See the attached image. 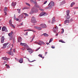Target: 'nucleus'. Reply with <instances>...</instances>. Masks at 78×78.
Here are the masks:
<instances>
[{
    "instance_id": "f257e3e1",
    "label": "nucleus",
    "mask_w": 78,
    "mask_h": 78,
    "mask_svg": "<svg viewBox=\"0 0 78 78\" xmlns=\"http://www.w3.org/2000/svg\"><path fill=\"white\" fill-rule=\"evenodd\" d=\"M38 12V9L36 8L33 7L32 9V11L30 12V14H32L33 13L37 12Z\"/></svg>"
},
{
    "instance_id": "0eeeda50",
    "label": "nucleus",
    "mask_w": 78,
    "mask_h": 78,
    "mask_svg": "<svg viewBox=\"0 0 78 78\" xmlns=\"http://www.w3.org/2000/svg\"><path fill=\"white\" fill-rule=\"evenodd\" d=\"M2 31H5V32H8V30H7V28L5 27H3L2 29Z\"/></svg>"
},
{
    "instance_id": "a19ab883",
    "label": "nucleus",
    "mask_w": 78,
    "mask_h": 78,
    "mask_svg": "<svg viewBox=\"0 0 78 78\" xmlns=\"http://www.w3.org/2000/svg\"><path fill=\"white\" fill-rule=\"evenodd\" d=\"M35 37V36H34L33 37V38H32V40H31V41H30V42H33V39H34V37Z\"/></svg>"
},
{
    "instance_id": "864d4df0",
    "label": "nucleus",
    "mask_w": 78,
    "mask_h": 78,
    "mask_svg": "<svg viewBox=\"0 0 78 78\" xmlns=\"http://www.w3.org/2000/svg\"><path fill=\"white\" fill-rule=\"evenodd\" d=\"M51 48H55V46H52L51 47Z\"/></svg>"
},
{
    "instance_id": "4c0bfd02",
    "label": "nucleus",
    "mask_w": 78,
    "mask_h": 78,
    "mask_svg": "<svg viewBox=\"0 0 78 78\" xmlns=\"http://www.w3.org/2000/svg\"><path fill=\"white\" fill-rule=\"evenodd\" d=\"M8 36H9V37H10L11 36H12V34L10 33H9V34H8Z\"/></svg>"
},
{
    "instance_id": "3c124183",
    "label": "nucleus",
    "mask_w": 78,
    "mask_h": 78,
    "mask_svg": "<svg viewBox=\"0 0 78 78\" xmlns=\"http://www.w3.org/2000/svg\"><path fill=\"white\" fill-rule=\"evenodd\" d=\"M41 58H42V56L40 54L38 55Z\"/></svg>"
},
{
    "instance_id": "13d9d810",
    "label": "nucleus",
    "mask_w": 78,
    "mask_h": 78,
    "mask_svg": "<svg viewBox=\"0 0 78 78\" xmlns=\"http://www.w3.org/2000/svg\"><path fill=\"white\" fill-rule=\"evenodd\" d=\"M47 1H45L44 2V4H45L47 3Z\"/></svg>"
},
{
    "instance_id": "58836bf2",
    "label": "nucleus",
    "mask_w": 78,
    "mask_h": 78,
    "mask_svg": "<svg viewBox=\"0 0 78 78\" xmlns=\"http://www.w3.org/2000/svg\"><path fill=\"white\" fill-rule=\"evenodd\" d=\"M16 4H17V3L16 2H15L13 5V7H14V6H16Z\"/></svg>"
},
{
    "instance_id": "b1692460",
    "label": "nucleus",
    "mask_w": 78,
    "mask_h": 78,
    "mask_svg": "<svg viewBox=\"0 0 78 78\" xmlns=\"http://www.w3.org/2000/svg\"><path fill=\"white\" fill-rule=\"evenodd\" d=\"M58 27H54L53 28V30H58Z\"/></svg>"
},
{
    "instance_id": "de8ad7c7",
    "label": "nucleus",
    "mask_w": 78,
    "mask_h": 78,
    "mask_svg": "<svg viewBox=\"0 0 78 78\" xmlns=\"http://www.w3.org/2000/svg\"><path fill=\"white\" fill-rule=\"evenodd\" d=\"M12 41H13V43H14V42H15V39H14V38H13Z\"/></svg>"
},
{
    "instance_id": "5fc2aeb1",
    "label": "nucleus",
    "mask_w": 78,
    "mask_h": 78,
    "mask_svg": "<svg viewBox=\"0 0 78 78\" xmlns=\"http://www.w3.org/2000/svg\"><path fill=\"white\" fill-rule=\"evenodd\" d=\"M4 13L5 14L4 15L5 16H6V15H7V13L6 12H4Z\"/></svg>"
},
{
    "instance_id": "4be33fe9",
    "label": "nucleus",
    "mask_w": 78,
    "mask_h": 78,
    "mask_svg": "<svg viewBox=\"0 0 78 78\" xmlns=\"http://www.w3.org/2000/svg\"><path fill=\"white\" fill-rule=\"evenodd\" d=\"M42 35H44L45 37H47V36H48V35L46 33H44Z\"/></svg>"
},
{
    "instance_id": "4d7b16f0",
    "label": "nucleus",
    "mask_w": 78,
    "mask_h": 78,
    "mask_svg": "<svg viewBox=\"0 0 78 78\" xmlns=\"http://www.w3.org/2000/svg\"><path fill=\"white\" fill-rule=\"evenodd\" d=\"M11 5H12V6H13V5H14V2H12Z\"/></svg>"
},
{
    "instance_id": "5701e85b",
    "label": "nucleus",
    "mask_w": 78,
    "mask_h": 78,
    "mask_svg": "<svg viewBox=\"0 0 78 78\" xmlns=\"http://www.w3.org/2000/svg\"><path fill=\"white\" fill-rule=\"evenodd\" d=\"M65 3H66V1H63L61 2V5H64Z\"/></svg>"
},
{
    "instance_id": "a878e982",
    "label": "nucleus",
    "mask_w": 78,
    "mask_h": 78,
    "mask_svg": "<svg viewBox=\"0 0 78 78\" xmlns=\"http://www.w3.org/2000/svg\"><path fill=\"white\" fill-rule=\"evenodd\" d=\"M9 23L10 25H12V21L11 20H10L9 21Z\"/></svg>"
},
{
    "instance_id": "a18cd8bd",
    "label": "nucleus",
    "mask_w": 78,
    "mask_h": 78,
    "mask_svg": "<svg viewBox=\"0 0 78 78\" xmlns=\"http://www.w3.org/2000/svg\"><path fill=\"white\" fill-rule=\"evenodd\" d=\"M10 46H11V44H9V46H7V48H9V47H10Z\"/></svg>"
},
{
    "instance_id": "0e129e2a",
    "label": "nucleus",
    "mask_w": 78,
    "mask_h": 78,
    "mask_svg": "<svg viewBox=\"0 0 78 78\" xmlns=\"http://www.w3.org/2000/svg\"><path fill=\"white\" fill-rule=\"evenodd\" d=\"M28 30H24V31H28Z\"/></svg>"
},
{
    "instance_id": "6ab92c4d",
    "label": "nucleus",
    "mask_w": 78,
    "mask_h": 78,
    "mask_svg": "<svg viewBox=\"0 0 78 78\" xmlns=\"http://www.w3.org/2000/svg\"><path fill=\"white\" fill-rule=\"evenodd\" d=\"M23 58H20V59H19V62H20V63H23Z\"/></svg>"
},
{
    "instance_id": "bf43d9fd",
    "label": "nucleus",
    "mask_w": 78,
    "mask_h": 78,
    "mask_svg": "<svg viewBox=\"0 0 78 78\" xmlns=\"http://www.w3.org/2000/svg\"><path fill=\"white\" fill-rule=\"evenodd\" d=\"M39 42H40V43H41V44H42V41H39Z\"/></svg>"
},
{
    "instance_id": "39448f33",
    "label": "nucleus",
    "mask_w": 78,
    "mask_h": 78,
    "mask_svg": "<svg viewBox=\"0 0 78 78\" xmlns=\"http://www.w3.org/2000/svg\"><path fill=\"white\" fill-rule=\"evenodd\" d=\"M40 27H41L42 28H47V26L45 24H41L40 25Z\"/></svg>"
},
{
    "instance_id": "37998d69",
    "label": "nucleus",
    "mask_w": 78,
    "mask_h": 78,
    "mask_svg": "<svg viewBox=\"0 0 78 78\" xmlns=\"http://www.w3.org/2000/svg\"><path fill=\"white\" fill-rule=\"evenodd\" d=\"M26 4L27 5H28V6H30V4H29V3H26Z\"/></svg>"
},
{
    "instance_id": "680f3d73",
    "label": "nucleus",
    "mask_w": 78,
    "mask_h": 78,
    "mask_svg": "<svg viewBox=\"0 0 78 78\" xmlns=\"http://www.w3.org/2000/svg\"><path fill=\"white\" fill-rule=\"evenodd\" d=\"M10 34H11L12 35V34H13V32H12V31L11 32V33H10Z\"/></svg>"
},
{
    "instance_id": "6e6d98bb",
    "label": "nucleus",
    "mask_w": 78,
    "mask_h": 78,
    "mask_svg": "<svg viewBox=\"0 0 78 78\" xmlns=\"http://www.w3.org/2000/svg\"><path fill=\"white\" fill-rule=\"evenodd\" d=\"M43 44V45H44L45 44V43H44V42L43 41H42V42H41V44Z\"/></svg>"
},
{
    "instance_id": "412c9836",
    "label": "nucleus",
    "mask_w": 78,
    "mask_h": 78,
    "mask_svg": "<svg viewBox=\"0 0 78 78\" xmlns=\"http://www.w3.org/2000/svg\"><path fill=\"white\" fill-rule=\"evenodd\" d=\"M2 59H4V60H5V61H8L9 59L8 58H7L6 57H3L2 58Z\"/></svg>"
},
{
    "instance_id": "603ef678",
    "label": "nucleus",
    "mask_w": 78,
    "mask_h": 78,
    "mask_svg": "<svg viewBox=\"0 0 78 78\" xmlns=\"http://www.w3.org/2000/svg\"><path fill=\"white\" fill-rule=\"evenodd\" d=\"M13 51L14 52V53H16V49H14Z\"/></svg>"
},
{
    "instance_id": "ddd939ff",
    "label": "nucleus",
    "mask_w": 78,
    "mask_h": 78,
    "mask_svg": "<svg viewBox=\"0 0 78 78\" xmlns=\"http://www.w3.org/2000/svg\"><path fill=\"white\" fill-rule=\"evenodd\" d=\"M45 12H43L40 13V17H41V16H44H44H45Z\"/></svg>"
},
{
    "instance_id": "f03ea898",
    "label": "nucleus",
    "mask_w": 78,
    "mask_h": 78,
    "mask_svg": "<svg viewBox=\"0 0 78 78\" xmlns=\"http://www.w3.org/2000/svg\"><path fill=\"white\" fill-rule=\"evenodd\" d=\"M20 45L22 46H24V47L25 49H27V48H29V47H28V46L27 45V44L22 43L21 42L20 43Z\"/></svg>"
},
{
    "instance_id": "774afa93",
    "label": "nucleus",
    "mask_w": 78,
    "mask_h": 78,
    "mask_svg": "<svg viewBox=\"0 0 78 78\" xmlns=\"http://www.w3.org/2000/svg\"><path fill=\"white\" fill-rule=\"evenodd\" d=\"M47 54V52H45V55H46Z\"/></svg>"
},
{
    "instance_id": "338daca9",
    "label": "nucleus",
    "mask_w": 78,
    "mask_h": 78,
    "mask_svg": "<svg viewBox=\"0 0 78 78\" xmlns=\"http://www.w3.org/2000/svg\"><path fill=\"white\" fill-rule=\"evenodd\" d=\"M26 9V7H24L23 8V9Z\"/></svg>"
},
{
    "instance_id": "c9c22d12",
    "label": "nucleus",
    "mask_w": 78,
    "mask_h": 78,
    "mask_svg": "<svg viewBox=\"0 0 78 78\" xmlns=\"http://www.w3.org/2000/svg\"><path fill=\"white\" fill-rule=\"evenodd\" d=\"M28 61H29V62H34V61H35V60H33L32 61H30L29 58H28Z\"/></svg>"
},
{
    "instance_id": "9b49d317",
    "label": "nucleus",
    "mask_w": 78,
    "mask_h": 78,
    "mask_svg": "<svg viewBox=\"0 0 78 78\" xmlns=\"http://www.w3.org/2000/svg\"><path fill=\"white\" fill-rule=\"evenodd\" d=\"M27 50H28L29 51V52L30 53V54H31V53L33 52V50H32V49L30 48L27 49Z\"/></svg>"
},
{
    "instance_id": "f704fd0d",
    "label": "nucleus",
    "mask_w": 78,
    "mask_h": 78,
    "mask_svg": "<svg viewBox=\"0 0 78 78\" xmlns=\"http://www.w3.org/2000/svg\"><path fill=\"white\" fill-rule=\"evenodd\" d=\"M62 31H61V33L62 34L64 31V29H62Z\"/></svg>"
},
{
    "instance_id": "79ce46f5",
    "label": "nucleus",
    "mask_w": 78,
    "mask_h": 78,
    "mask_svg": "<svg viewBox=\"0 0 78 78\" xmlns=\"http://www.w3.org/2000/svg\"><path fill=\"white\" fill-rule=\"evenodd\" d=\"M21 50H23V51L25 50V48L24 46L23 48H21Z\"/></svg>"
},
{
    "instance_id": "a211bd4d",
    "label": "nucleus",
    "mask_w": 78,
    "mask_h": 78,
    "mask_svg": "<svg viewBox=\"0 0 78 78\" xmlns=\"http://www.w3.org/2000/svg\"><path fill=\"white\" fill-rule=\"evenodd\" d=\"M30 2H31L32 3H33L34 4H36V2L35 0H31Z\"/></svg>"
},
{
    "instance_id": "2eb2a0df",
    "label": "nucleus",
    "mask_w": 78,
    "mask_h": 78,
    "mask_svg": "<svg viewBox=\"0 0 78 78\" xmlns=\"http://www.w3.org/2000/svg\"><path fill=\"white\" fill-rule=\"evenodd\" d=\"M5 41V37H2V39H1V43L3 44L4 42V41Z\"/></svg>"
},
{
    "instance_id": "09e8293b",
    "label": "nucleus",
    "mask_w": 78,
    "mask_h": 78,
    "mask_svg": "<svg viewBox=\"0 0 78 78\" xmlns=\"http://www.w3.org/2000/svg\"><path fill=\"white\" fill-rule=\"evenodd\" d=\"M10 26H11V27H12L13 28H15V27L14 25H12H12H10Z\"/></svg>"
},
{
    "instance_id": "49530a36",
    "label": "nucleus",
    "mask_w": 78,
    "mask_h": 78,
    "mask_svg": "<svg viewBox=\"0 0 78 78\" xmlns=\"http://www.w3.org/2000/svg\"><path fill=\"white\" fill-rule=\"evenodd\" d=\"M40 9V10L41 11H44V10L42 9Z\"/></svg>"
},
{
    "instance_id": "c03bdc74",
    "label": "nucleus",
    "mask_w": 78,
    "mask_h": 78,
    "mask_svg": "<svg viewBox=\"0 0 78 78\" xmlns=\"http://www.w3.org/2000/svg\"><path fill=\"white\" fill-rule=\"evenodd\" d=\"M56 31V30H53V31L54 33H57Z\"/></svg>"
},
{
    "instance_id": "72a5a7b5",
    "label": "nucleus",
    "mask_w": 78,
    "mask_h": 78,
    "mask_svg": "<svg viewBox=\"0 0 78 78\" xmlns=\"http://www.w3.org/2000/svg\"><path fill=\"white\" fill-rule=\"evenodd\" d=\"M10 68V67L9 66V65H7L6 66L7 69H9Z\"/></svg>"
},
{
    "instance_id": "bb28decb",
    "label": "nucleus",
    "mask_w": 78,
    "mask_h": 78,
    "mask_svg": "<svg viewBox=\"0 0 78 78\" xmlns=\"http://www.w3.org/2000/svg\"><path fill=\"white\" fill-rule=\"evenodd\" d=\"M70 17L69 16H68L67 15V16H66V19H67V20L68 19H70Z\"/></svg>"
},
{
    "instance_id": "e433bc0d",
    "label": "nucleus",
    "mask_w": 78,
    "mask_h": 78,
    "mask_svg": "<svg viewBox=\"0 0 78 78\" xmlns=\"http://www.w3.org/2000/svg\"><path fill=\"white\" fill-rule=\"evenodd\" d=\"M53 40V38H51L50 39V40H49V43H50V42H52V41Z\"/></svg>"
},
{
    "instance_id": "cd10ccee",
    "label": "nucleus",
    "mask_w": 78,
    "mask_h": 78,
    "mask_svg": "<svg viewBox=\"0 0 78 78\" xmlns=\"http://www.w3.org/2000/svg\"><path fill=\"white\" fill-rule=\"evenodd\" d=\"M75 3L74 2H73L71 3V5H70V6L71 7H73V5H75Z\"/></svg>"
},
{
    "instance_id": "052dcab7",
    "label": "nucleus",
    "mask_w": 78,
    "mask_h": 78,
    "mask_svg": "<svg viewBox=\"0 0 78 78\" xmlns=\"http://www.w3.org/2000/svg\"><path fill=\"white\" fill-rule=\"evenodd\" d=\"M40 49V48H38V49H37L36 50V51H37L38 50H39Z\"/></svg>"
},
{
    "instance_id": "f3484780",
    "label": "nucleus",
    "mask_w": 78,
    "mask_h": 78,
    "mask_svg": "<svg viewBox=\"0 0 78 78\" xmlns=\"http://www.w3.org/2000/svg\"><path fill=\"white\" fill-rule=\"evenodd\" d=\"M22 39L21 37H19L18 38V42H22Z\"/></svg>"
},
{
    "instance_id": "423d86ee",
    "label": "nucleus",
    "mask_w": 78,
    "mask_h": 78,
    "mask_svg": "<svg viewBox=\"0 0 78 78\" xmlns=\"http://www.w3.org/2000/svg\"><path fill=\"white\" fill-rule=\"evenodd\" d=\"M73 20L72 19H70V20H66L64 22V23L65 24H66L67 23H69V22H71V21H72Z\"/></svg>"
},
{
    "instance_id": "e2e57ef3",
    "label": "nucleus",
    "mask_w": 78,
    "mask_h": 78,
    "mask_svg": "<svg viewBox=\"0 0 78 78\" xmlns=\"http://www.w3.org/2000/svg\"><path fill=\"white\" fill-rule=\"evenodd\" d=\"M58 33H57L56 34H55V36H58Z\"/></svg>"
},
{
    "instance_id": "ea45409f",
    "label": "nucleus",
    "mask_w": 78,
    "mask_h": 78,
    "mask_svg": "<svg viewBox=\"0 0 78 78\" xmlns=\"http://www.w3.org/2000/svg\"><path fill=\"white\" fill-rule=\"evenodd\" d=\"M37 44H38V45H42V44L41 43H38Z\"/></svg>"
},
{
    "instance_id": "f8f14e48",
    "label": "nucleus",
    "mask_w": 78,
    "mask_h": 78,
    "mask_svg": "<svg viewBox=\"0 0 78 78\" xmlns=\"http://www.w3.org/2000/svg\"><path fill=\"white\" fill-rule=\"evenodd\" d=\"M34 28L36 29H37V30H42V28H41V27L35 26L34 27Z\"/></svg>"
},
{
    "instance_id": "c85d7f7f",
    "label": "nucleus",
    "mask_w": 78,
    "mask_h": 78,
    "mask_svg": "<svg viewBox=\"0 0 78 78\" xmlns=\"http://www.w3.org/2000/svg\"><path fill=\"white\" fill-rule=\"evenodd\" d=\"M7 10H8V8L7 7H5L4 9V12L7 11Z\"/></svg>"
},
{
    "instance_id": "7ed1b4c3",
    "label": "nucleus",
    "mask_w": 78,
    "mask_h": 78,
    "mask_svg": "<svg viewBox=\"0 0 78 78\" xmlns=\"http://www.w3.org/2000/svg\"><path fill=\"white\" fill-rule=\"evenodd\" d=\"M23 15H25V16L28 17V14L25 13H22L19 16V17H20V18H21V19H23Z\"/></svg>"
},
{
    "instance_id": "20e7f679",
    "label": "nucleus",
    "mask_w": 78,
    "mask_h": 78,
    "mask_svg": "<svg viewBox=\"0 0 78 78\" xmlns=\"http://www.w3.org/2000/svg\"><path fill=\"white\" fill-rule=\"evenodd\" d=\"M31 22L32 23H37V21L36 20V18L34 16H33L32 17V20H31Z\"/></svg>"
},
{
    "instance_id": "393cba45",
    "label": "nucleus",
    "mask_w": 78,
    "mask_h": 78,
    "mask_svg": "<svg viewBox=\"0 0 78 78\" xmlns=\"http://www.w3.org/2000/svg\"><path fill=\"white\" fill-rule=\"evenodd\" d=\"M52 8H53V6L51 5H49L47 8H48V9H51Z\"/></svg>"
},
{
    "instance_id": "7c9ffc66",
    "label": "nucleus",
    "mask_w": 78,
    "mask_h": 78,
    "mask_svg": "<svg viewBox=\"0 0 78 78\" xmlns=\"http://www.w3.org/2000/svg\"><path fill=\"white\" fill-rule=\"evenodd\" d=\"M59 42H62V43H66L62 40H59Z\"/></svg>"
},
{
    "instance_id": "dca6fc26",
    "label": "nucleus",
    "mask_w": 78,
    "mask_h": 78,
    "mask_svg": "<svg viewBox=\"0 0 78 78\" xmlns=\"http://www.w3.org/2000/svg\"><path fill=\"white\" fill-rule=\"evenodd\" d=\"M55 22V17H53L52 18V22H51V23L52 24H53V23H54Z\"/></svg>"
},
{
    "instance_id": "9d476101",
    "label": "nucleus",
    "mask_w": 78,
    "mask_h": 78,
    "mask_svg": "<svg viewBox=\"0 0 78 78\" xmlns=\"http://www.w3.org/2000/svg\"><path fill=\"white\" fill-rule=\"evenodd\" d=\"M9 43H6L4 44H3V47H2V48H6V45H7L8 44H9Z\"/></svg>"
},
{
    "instance_id": "473e14b6",
    "label": "nucleus",
    "mask_w": 78,
    "mask_h": 78,
    "mask_svg": "<svg viewBox=\"0 0 78 78\" xmlns=\"http://www.w3.org/2000/svg\"><path fill=\"white\" fill-rule=\"evenodd\" d=\"M12 36L9 37V40H10V41H11L12 40Z\"/></svg>"
},
{
    "instance_id": "8fccbe9b",
    "label": "nucleus",
    "mask_w": 78,
    "mask_h": 78,
    "mask_svg": "<svg viewBox=\"0 0 78 78\" xmlns=\"http://www.w3.org/2000/svg\"><path fill=\"white\" fill-rule=\"evenodd\" d=\"M14 19H15V20H16V15L15 14L14 15Z\"/></svg>"
},
{
    "instance_id": "c756f323",
    "label": "nucleus",
    "mask_w": 78,
    "mask_h": 78,
    "mask_svg": "<svg viewBox=\"0 0 78 78\" xmlns=\"http://www.w3.org/2000/svg\"><path fill=\"white\" fill-rule=\"evenodd\" d=\"M35 4V6L36 7H37V8H39V5L37 4L36 3Z\"/></svg>"
},
{
    "instance_id": "1a4fd4ad",
    "label": "nucleus",
    "mask_w": 78,
    "mask_h": 78,
    "mask_svg": "<svg viewBox=\"0 0 78 78\" xmlns=\"http://www.w3.org/2000/svg\"><path fill=\"white\" fill-rule=\"evenodd\" d=\"M51 5L52 6H55V3L52 1H51V2L49 3V4L48 5V6H50V5Z\"/></svg>"
},
{
    "instance_id": "4468645a",
    "label": "nucleus",
    "mask_w": 78,
    "mask_h": 78,
    "mask_svg": "<svg viewBox=\"0 0 78 78\" xmlns=\"http://www.w3.org/2000/svg\"><path fill=\"white\" fill-rule=\"evenodd\" d=\"M45 12H43L40 13V17H41V16H44H44H45Z\"/></svg>"
},
{
    "instance_id": "2f4dec72",
    "label": "nucleus",
    "mask_w": 78,
    "mask_h": 78,
    "mask_svg": "<svg viewBox=\"0 0 78 78\" xmlns=\"http://www.w3.org/2000/svg\"><path fill=\"white\" fill-rule=\"evenodd\" d=\"M17 11L18 13H20V9H17Z\"/></svg>"
},
{
    "instance_id": "aec40b11",
    "label": "nucleus",
    "mask_w": 78,
    "mask_h": 78,
    "mask_svg": "<svg viewBox=\"0 0 78 78\" xmlns=\"http://www.w3.org/2000/svg\"><path fill=\"white\" fill-rule=\"evenodd\" d=\"M66 12H67V15L68 16H69V14L70 13V10H67Z\"/></svg>"
},
{
    "instance_id": "6e6552de",
    "label": "nucleus",
    "mask_w": 78,
    "mask_h": 78,
    "mask_svg": "<svg viewBox=\"0 0 78 78\" xmlns=\"http://www.w3.org/2000/svg\"><path fill=\"white\" fill-rule=\"evenodd\" d=\"M6 53L9 54L10 55H12V56L14 55V53L12 51H7L6 52Z\"/></svg>"
},
{
    "instance_id": "69168bd1",
    "label": "nucleus",
    "mask_w": 78,
    "mask_h": 78,
    "mask_svg": "<svg viewBox=\"0 0 78 78\" xmlns=\"http://www.w3.org/2000/svg\"><path fill=\"white\" fill-rule=\"evenodd\" d=\"M16 21H19V19H16Z\"/></svg>"
}]
</instances>
